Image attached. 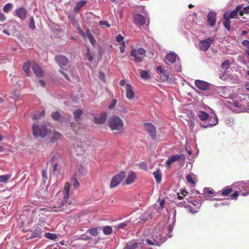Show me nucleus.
<instances>
[{
  "mask_svg": "<svg viewBox=\"0 0 249 249\" xmlns=\"http://www.w3.org/2000/svg\"><path fill=\"white\" fill-rule=\"evenodd\" d=\"M197 116L202 121L199 123L200 126L204 128L213 127L218 123V118L214 113L209 115L206 112L199 110L197 112Z\"/></svg>",
  "mask_w": 249,
  "mask_h": 249,
  "instance_id": "1",
  "label": "nucleus"
},
{
  "mask_svg": "<svg viewBox=\"0 0 249 249\" xmlns=\"http://www.w3.org/2000/svg\"><path fill=\"white\" fill-rule=\"evenodd\" d=\"M109 126L115 134H118L124 130L122 120L117 116L111 117L108 120Z\"/></svg>",
  "mask_w": 249,
  "mask_h": 249,
  "instance_id": "2",
  "label": "nucleus"
},
{
  "mask_svg": "<svg viewBox=\"0 0 249 249\" xmlns=\"http://www.w3.org/2000/svg\"><path fill=\"white\" fill-rule=\"evenodd\" d=\"M164 62L168 65L174 64V67H172V69H174L176 71L179 72L181 70L179 58L178 55L174 52H170L166 54L164 59Z\"/></svg>",
  "mask_w": 249,
  "mask_h": 249,
  "instance_id": "3",
  "label": "nucleus"
},
{
  "mask_svg": "<svg viewBox=\"0 0 249 249\" xmlns=\"http://www.w3.org/2000/svg\"><path fill=\"white\" fill-rule=\"evenodd\" d=\"M33 135L36 138H45L49 133V131L47 128V125L44 124L32 125Z\"/></svg>",
  "mask_w": 249,
  "mask_h": 249,
  "instance_id": "4",
  "label": "nucleus"
},
{
  "mask_svg": "<svg viewBox=\"0 0 249 249\" xmlns=\"http://www.w3.org/2000/svg\"><path fill=\"white\" fill-rule=\"evenodd\" d=\"M239 13L240 16H243L244 14L249 13V5L244 6V5H240L232 11L226 12L224 15V18H233L236 17L237 13Z\"/></svg>",
  "mask_w": 249,
  "mask_h": 249,
  "instance_id": "5",
  "label": "nucleus"
},
{
  "mask_svg": "<svg viewBox=\"0 0 249 249\" xmlns=\"http://www.w3.org/2000/svg\"><path fill=\"white\" fill-rule=\"evenodd\" d=\"M125 177V172L122 171L118 174L114 175L111 180L110 183V188H114L117 187L122 181L124 179Z\"/></svg>",
  "mask_w": 249,
  "mask_h": 249,
  "instance_id": "6",
  "label": "nucleus"
},
{
  "mask_svg": "<svg viewBox=\"0 0 249 249\" xmlns=\"http://www.w3.org/2000/svg\"><path fill=\"white\" fill-rule=\"evenodd\" d=\"M156 72L160 74V79L162 82H171V79L169 78L170 71L162 69L161 66H158L156 68Z\"/></svg>",
  "mask_w": 249,
  "mask_h": 249,
  "instance_id": "7",
  "label": "nucleus"
},
{
  "mask_svg": "<svg viewBox=\"0 0 249 249\" xmlns=\"http://www.w3.org/2000/svg\"><path fill=\"white\" fill-rule=\"evenodd\" d=\"M73 148L77 155L83 154L88 147V144L85 142L75 141L73 143Z\"/></svg>",
  "mask_w": 249,
  "mask_h": 249,
  "instance_id": "8",
  "label": "nucleus"
},
{
  "mask_svg": "<svg viewBox=\"0 0 249 249\" xmlns=\"http://www.w3.org/2000/svg\"><path fill=\"white\" fill-rule=\"evenodd\" d=\"M214 40V38L211 37L200 41L199 43L200 49L202 51H207Z\"/></svg>",
  "mask_w": 249,
  "mask_h": 249,
  "instance_id": "9",
  "label": "nucleus"
},
{
  "mask_svg": "<svg viewBox=\"0 0 249 249\" xmlns=\"http://www.w3.org/2000/svg\"><path fill=\"white\" fill-rule=\"evenodd\" d=\"M144 126L152 139L153 140H155L156 139L157 134L156 128L155 126L152 124L149 123H144Z\"/></svg>",
  "mask_w": 249,
  "mask_h": 249,
  "instance_id": "10",
  "label": "nucleus"
},
{
  "mask_svg": "<svg viewBox=\"0 0 249 249\" xmlns=\"http://www.w3.org/2000/svg\"><path fill=\"white\" fill-rule=\"evenodd\" d=\"M15 15L18 17L20 20H24L27 16L28 11L23 7H21L16 9Z\"/></svg>",
  "mask_w": 249,
  "mask_h": 249,
  "instance_id": "11",
  "label": "nucleus"
},
{
  "mask_svg": "<svg viewBox=\"0 0 249 249\" xmlns=\"http://www.w3.org/2000/svg\"><path fill=\"white\" fill-rule=\"evenodd\" d=\"M195 85L196 87L201 90H206L210 88V86L209 83L198 79L195 80Z\"/></svg>",
  "mask_w": 249,
  "mask_h": 249,
  "instance_id": "12",
  "label": "nucleus"
},
{
  "mask_svg": "<svg viewBox=\"0 0 249 249\" xmlns=\"http://www.w3.org/2000/svg\"><path fill=\"white\" fill-rule=\"evenodd\" d=\"M133 18L135 23L138 26H142L145 23L146 19L144 16L141 14H137L134 15Z\"/></svg>",
  "mask_w": 249,
  "mask_h": 249,
  "instance_id": "13",
  "label": "nucleus"
},
{
  "mask_svg": "<svg viewBox=\"0 0 249 249\" xmlns=\"http://www.w3.org/2000/svg\"><path fill=\"white\" fill-rule=\"evenodd\" d=\"M55 59L61 68H62L63 66H66L68 63V59L63 55H57L55 56Z\"/></svg>",
  "mask_w": 249,
  "mask_h": 249,
  "instance_id": "14",
  "label": "nucleus"
},
{
  "mask_svg": "<svg viewBox=\"0 0 249 249\" xmlns=\"http://www.w3.org/2000/svg\"><path fill=\"white\" fill-rule=\"evenodd\" d=\"M107 115L106 112H102L98 117H95L93 118V122L95 124H102L106 121Z\"/></svg>",
  "mask_w": 249,
  "mask_h": 249,
  "instance_id": "15",
  "label": "nucleus"
},
{
  "mask_svg": "<svg viewBox=\"0 0 249 249\" xmlns=\"http://www.w3.org/2000/svg\"><path fill=\"white\" fill-rule=\"evenodd\" d=\"M207 20L210 26H214L216 22V13L213 11L210 12L207 16Z\"/></svg>",
  "mask_w": 249,
  "mask_h": 249,
  "instance_id": "16",
  "label": "nucleus"
},
{
  "mask_svg": "<svg viewBox=\"0 0 249 249\" xmlns=\"http://www.w3.org/2000/svg\"><path fill=\"white\" fill-rule=\"evenodd\" d=\"M152 239L154 241H155L156 240L159 241V246L164 243L167 239L166 237L160 232L156 233L155 234L153 235L152 237Z\"/></svg>",
  "mask_w": 249,
  "mask_h": 249,
  "instance_id": "17",
  "label": "nucleus"
},
{
  "mask_svg": "<svg viewBox=\"0 0 249 249\" xmlns=\"http://www.w3.org/2000/svg\"><path fill=\"white\" fill-rule=\"evenodd\" d=\"M32 68L34 73L37 76L41 77L43 75L44 72L43 71V70L39 66H38L36 64H33L32 67Z\"/></svg>",
  "mask_w": 249,
  "mask_h": 249,
  "instance_id": "18",
  "label": "nucleus"
},
{
  "mask_svg": "<svg viewBox=\"0 0 249 249\" xmlns=\"http://www.w3.org/2000/svg\"><path fill=\"white\" fill-rule=\"evenodd\" d=\"M70 193V184L67 183L65 186V194L63 197V199L61 203V206L64 205L65 203L67 201V200L69 198Z\"/></svg>",
  "mask_w": 249,
  "mask_h": 249,
  "instance_id": "19",
  "label": "nucleus"
},
{
  "mask_svg": "<svg viewBox=\"0 0 249 249\" xmlns=\"http://www.w3.org/2000/svg\"><path fill=\"white\" fill-rule=\"evenodd\" d=\"M126 88V96L128 99H132L134 96L132 87L130 84H126L125 85Z\"/></svg>",
  "mask_w": 249,
  "mask_h": 249,
  "instance_id": "20",
  "label": "nucleus"
},
{
  "mask_svg": "<svg viewBox=\"0 0 249 249\" xmlns=\"http://www.w3.org/2000/svg\"><path fill=\"white\" fill-rule=\"evenodd\" d=\"M183 156V155H172L169 157L168 160L166 161V164L167 165L169 166L170 164H171L173 162H175L176 161H177L179 160L181 157Z\"/></svg>",
  "mask_w": 249,
  "mask_h": 249,
  "instance_id": "21",
  "label": "nucleus"
},
{
  "mask_svg": "<svg viewBox=\"0 0 249 249\" xmlns=\"http://www.w3.org/2000/svg\"><path fill=\"white\" fill-rule=\"evenodd\" d=\"M138 246V243L136 240H132L127 242L124 249H136Z\"/></svg>",
  "mask_w": 249,
  "mask_h": 249,
  "instance_id": "22",
  "label": "nucleus"
},
{
  "mask_svg": "<svg viewBox=\"0 0 249 249\" xmlns=\"http://www.w3.org/2000/svg\"><path fill=\"white\" fill-rule=\"evenodd\" d=\"M136 176L134 171H131L125 179V183L127 185L132 183L135 180Z\"/></svg>",
  "mask_w": 249,
  "mask_h": 249,
  "instance_id": "23",
  "label": "nucleus"
},
{
  "mask_svg": "<svg viewBox=\"0 0 249 249\" xmlns=\"http://www.w3.org/2000/svg\"><path fill=\"white\" fill-rule=\"evenodd\" d=\"M87 173V169L82 165L79 166L78 168L77 171L75 173L74 176L76 178H79L82 176H85Z\"/></svg>",
  "mask_w": 249,
  "mask_h": 249,
  "instance_id": "24",
  "label": "nucleus"
},
{
  "mask_svg": "<svg viewBox=\"0 0 249 249\" xmlns=\"http://www.w3.org/2000/svg\"><path fill=\"white\" fill-rule=\"evenodd\" d=\"M48 162H50L51 163L53 168V172L57 171L58 163L57 161V158L56 157L53 156Z\"/></svg>",
  "mask_w": 249,
  "mask_h": 249,
  "instance_id": "25",
  "label": "nucleus"
},
{
  "mask_svg": "<svg viewBox=\"0 0 249 249\" xmlns=\"http://www.w3.org/2000/svg\"><path fill=\"white\" fill-rule=\"evenodd\" d=\"M130 56L134 58V60L136 62H141L142 60V57L139 56V54L136 51L135 49H133L130 52Z\"/></svg>",
  "mask_w": 249,
  "mask_h": 249,
  "instance_id": "26",
  "label": "nucleus"
},
{
  "mask_svg": "<svg viewBox=\"0 0 249 249\" xmlns=\"http://www.w3.org/2000/svg\"><path fill=\"white\" fill-rule=\"evenodd\" d=\"M32 234L31 235V238H36L40 237V234L41 233V229L40 227L35 228L32 231Z\"/></svg>",
  "mask_w": 249,
  "mask_h": 249,
  "instance_id": "27",
  "label": "nucleus"
},
{
  "mask_svg": "<svg viewBox=\"0 0 249 249\" xmlns=\"http://www.w3.org/2000/svg\"><path fill=\"white\" fill-rule=\"evenodd\" d=\"M153 175L157 183H160L161 181V174L159 169H157L153 173Z\"/></svg>",
  "mask_w": 249,
  "mask_h": 249,
  "instance_id": "28",
  "label": "nucleus"
},
{
  "mask_svg": "<svg viewBox=\"0 0 249 249\" xmlns=\"http://www.w3.org/2000/svg\"><path fill=\"white\" fill-rule=\"evenodd\" d=\"M45 114V110H42L41 112L38 111H35L33 114V119L38 120L41 117L43 116Z\"/></svg>",
  "mask_w": 249,
  "mask_h": 249,
  "instance_id": "29",
  "label": "nucleus"
},
{
  "mask_svg": "<svg viewBox=\"0 0 249 249\" xmlns=\"http://www.w3.org/2000/svg\"><path fill=\"white\" fill-rule=\"evenodd\" d=\"M86 4V1L85 0H81L76 2V5L73 8L74 12H78Z\"/></svg>",
  "mask_w": 249,
  "mask_h": 249,
  "instance_id": "30",
  "label": "nucleus"
},
{
  "mask_svg": "<svg viewBox=\"0 0 249 249\" xmlns=\"http://www.w3.org/2000/svg\"><path fill=\"white\" fill-rule=\"evenodd\" d=\"M30 67V62H29V61H27V62H25L22 66V69L27 75H29Z\"/></svg>",
  "mask_w": 249,
  "mask_h": 249,
  "instance_id": "31",
  "label": "nucleus"
},
{
  "mask_svg": "<svg viewBox=\"0 0 249 249\" xmlns=\"http://www.w3.org/2000/svg\"><path fill=\"white\" fill-rule=\"evenodd\" d=\"M61 135L60 133L57 132H53V137L51 139V142H54L57 140L60 139Z\"/></svg>",
  "mask_w": 249,
  "mask_h": 249,
  "instance_id": "32",
  "label": "nucleus"
},
{
  "mask_svg": "<svg viewBox=\"0 0 249 249\" xmlns=\"http://www.w3.org/2000/svg\"><path fill=\"white\" fill-rule=\"evenodd\" d=\"M140 76L145 80L149 79L151 77L150 75L148 73L147 71L145 70H142L141 71Z\"/></svg>",
  "mask_w": 249,
  "mask_h": 249,
  "instance_id": "33",
  "label": "nucleus"
},
{
  "mask_svg": "<svg viewBox=\"0 0 249 249\" xmlns=\"http://www.w3.org/2000/svg\"><path fill=\"white\" fill-rule=\"evenodd\" d=\"M82 114H83L82 110H81L80 109H78L76 110L73 112V115H74V117L75 119L77 121H78L80 119V116L82 115Z\"/></svg>",
  "mask_w": 249,
  "mask_h": 249,
  "instance_id": "34",
  "label": "nucleus"
},
{
  "mask_svg": "<svg viewBox=\"0 0 249 249\" xmlns=\"http://www.w3.org/2000/svg\"><path fill=\"white\" fill-rule=\"evenodd\" d=\"M153 218V214L152 213H145L142 214L141 216V220L143 221H147L149 219H152Z\"/></svg>",
  "mask_w": 249,
  "mask_h": 249,
  "instance_id": "35",
  "label": "nucleus"
},
{
  "mask_svg": "<svg viewBox=\"0 0 249 249\" xmlns=\"http://www.w3.org/2000/svg\"><path fill=\"white\" fill-rule=\"evenodd\" d=\"M103 232L106 235H109L112 232V229L109 226H106L103 228Z\"/></svg>",
  "mask_w": 249,
  "mask_h": 249,
  "instance_id": "36",
  "label": "nucleus"
},
{
  "mask_svg": "<svg viewBox=\"0 0 249 249\" xmlns=\"http://www.w3.org/2000/svg\"><path fill=\"white\" fill-rule=\"evenodd\" d=\"M86 36L88 37V38H89L91 44H92V45H94V44L95 43V39L89 29H88L86 31Z\"/></svg>",
  "mask_w": 249,
  "mask_h": 249,
  "instance_id": "37",
  "label": "nucleus"
},
{
  "mask_svg": "<svg viewBox=\"0 0 249 249\" xmlns=\"http://www.w3.org/2000/svg\"><path fill=\"white\" fill-rule=\"evenodd\" d=\"M145 241L146 243V244L148 245H150V246L154 245V246H159V243H160L159 241H158L156 240H155V241H154L153 240H151L150 239L147 238L145 239Z\"/></svg>",
  "mask_w": 249,
  "mask_h": 249,
  "instance_id": "38",
  "label": "nucleus"
},
{
  "mask_svg": "<svg viewBox=\"0 0 249 249\" xmlns=\"http://www.w3.org/2000/svg\"><path fill=\"white\" fill-rule=\"evenodd\" d=\"M196 203L197 204V207H196L195 208L191 207L189 209L190 212L192 213H197L199 211L200 207H201V203L200 202H196Z\"/></svg>",
  "mask_w": 249,
  "mask_h": 249,
  "instance_id": "39",
  "label": "nucleus"
},
{
  "mask_svg": "<svg viewBox=\"0 0 249 249\" xmlns=\"http://www.w3.org/2000/svg\"><path fill=\"white\" fill-rule=\"evenodd\" d=\"M231 63L229 60H225L221 65V68L223 70H227L229 68Z\"/></svg>",
  "mask_w": 249,
  "mask_h": 249,
  "instance_id": "40",
  "label": "nucleus"
},
{
  "mask_svg": "<svg viewBox=\"0 0 249 249\" xmlns=\"http://www.w3.org/2000/svg\"><path fill=\"white\" fill-rule=\"evenodd\" d=\"M13 7V5L11 3H8L6 4L3 8V10L5 13H8Z\"/></svg>",
  "mask_w": 249,
  "mask_h": 249,
  "instance_id": "41",
  "label": "nucleus"
},
{
  "mask_svg": "<svg viewBox=\"0 0 249 249\" xmlns=\"http://www.w3.org/2000/svg\"><path fill=\"white\" fill-rule=\"evenodd\" d=\"M45 237L49 239L55 240L57 238V235L56 234L50 232H46L45 233Z\"/></svg>",
  "mask_w": 249,
  "mask_h": 249,
  "instance_id": "42",
  "label": "nucleus"
},
{
  "mask_svg": "<svg viewBox=\"0 0 249 249\" xmlns=\"http://www.w3.org/2000/svg\"><path fill=\"white\" fill-rule=\"evenodd\" d=\"M11 177V176L9 174L0 176V183L6 182Z\"/></svg>",
  "mask_w": 249,
  "mask_h": 249,
  "instance_id": "43",
  "label": "nucleus"
},
{
  "mask_svg": "<svg viewBox=\"0 0 249 249\" xmlns=\"http://www.w3.org/2000/svg\"><path fill=\"white\" fill-rule=\"evenodd\" d=\"M224 19L223 25L226 29L230 31L231 29L230 19L229 18H224Z\"/></svg>",
  "mask_w": 249,
  "mask_h": 249,
  "instance_id": "44",
  "label": "nucleus"
},
{
  "mask_svg": "<svg viewBox=\"0 0 249 249\" xmlns=\"http://www.w3.org/2000/svg\"><path fill=\"white\" fill-rule=\"evenodd\" d=\"M52 118L56 121H59L61 119V115L58 112H53L51 114Z\"/></svg>",
  "mask_w": 249,
  "mask_h": 249,
  "instance_id": "45",
  "label": "nucleus"
},
{
  "mask_svg": "<svg viewBox=\"0 0 249 249\" xmlns=\"http://www.w3.org/2000/svg\"><path fill=\"white\" fill-rule=\"evenodd\" d=\"M100 228H94L90 229L89 230V232L92 236H96L98 234V229Z\"/></svg>",
  "mask_w": 249,
  "mask_h": 249,
  "instance_id": "46",
  "label": "nucleus"
},
{
  "mask_svg": "<svg viewBox=\"0 0 249 249\" xmlns=\"http://www.w3.org/2000/svg\"><path fill=\"white\" fill-rule=\"evenodd\" d=\"M139 167L140 169L147 171L148 169V164L145 161H142L139 163Z\"/></svg>",
  "mask_w": 249,
  "mask_h": 249,
  "instance_id": "47",
  "label": "nucleus"
},
{
  "mask_svg": "<svg viewBox=\"0 0 249 249\" xmlns=\"http://www.w3.org/2000/svg\"><path fill=\"white\" fill-rule=\"evenodd\" d=\"M29 28L32 30H34L36 28L35 23L34 19L33 17H31L29 19Z\"/></svg>",
  "mask_w": 249,
  "mask_h": 249,
  "instance_id": "48",
  "label": "nucleus"
},
{
  "mask_svg": "<svg viewBox=\"0 0 249 249\" xmlns=\"http://www.w3.org/2000/svg\"><path fill=\"white\" fill-rule=\"evenodd\" d=\"M242 44L246 48L248 49V50H246L245 53L248 55L249 57V40H244L242 42Z\"/></svg>",
  "mask_w": 249,
  "mask_h": 249,
  "instance_id": "49",
  "label": "nucleus"
},
{
  "mask_svg": "<svg viewBox=\"0 0 249 249\" xmlns=\"http://www.w3.org/2000/svg\"><path fill=\"white\" fill-rule=\"evenodd\" d=\"M76 178V177L74 176L72 177V180H73V186L75 189H77L79 186V181Z\"/></svg>",
  "mask_w": 249,
  "mask_h": 249,
  "instance_id": "50",
  "label": "nucleus"
},
{
  "mask_svg": "<svg viewBox=\"0 0 249 249\" xmlns=\"http://www.w3.org/2000/svg\"><path fill=\"white\" fill-rule=\"evenodd\" d=\"M232 190V189L231 188H224L222 191L221 194L223 196H228L231 192Z\"/></svg>",
  "mask_w": 249,
  "mask_h": 249,
  "instance_id": "51",
  "label": "nucleus"
},
{
  "mask_svg": "<svg viewBox=\"0 0 249 249\" xmlns=\"http://www.w3.org/2000/svg\"><path fill=\"white\" fill-rule=\"evenodd\" d=\"M176 211H174V216H173V224H171L168 227V231H169V233H170L173 230V228H174V223L175 222V216H176Z\"/></svg>",
  "mask_w": 249,
  "mask_h": 249,
  "instance_id": "52",
  "label": "nucleus"
},
{
  "mask_svg": "<svg viewBox=\"0 0 249 249\" xmlns=\"http://www.w3.org/2000/svg\"><path fill=\"white\" fill-rule=\"evenodd\" d=\"M238 60H239L242 64H246V61L245 60V57L244 54L239 55L238 56Z\"/></svg>",
  "mask_w": 249,
  "mask_h": 249,
  "instance_id": "53",
  "label": "nucleus"
},
{
  "mask_svg": "<svg viewBox=\"0 0 249 249\" xmlns=\"http://www.w3.org/2000/svg\"><path fill=\"white\" fill-rule=\"evenodd\" d=\"M136 51L140 55H143L146 53V51L142 47L139 48L138 49H136Z\"/></svg>",
  "mask_w": 249,
  "mask_h": 249,
  "instance_id": "54",
  "label": "nucleus"
},
{
  "mask_svg": "<svg viewBox=\"0 0 249 249\" xmlns=\"http://www.w3.org/2000/svg\"><path fill=\"white\" fill-rule=\"evenodd\" d=\"M86 55H87V59L88 60V61H89V62L92 61L93 57V56L90 53L89 49H88V52H87Z\"/></svg>",
  "mask_w": 249,
  "mask_h": 249,
  "instance_id": "55",
  "label": "nucleus"
},
{
  "mask_svg": "<svg viewBox=\"0 0 249 249\" xmlns=\"http://www.w3.org/2000/svg\"><path fill=\"white\" fill-rule=\"evenodd\" d=\"M188 125L190 127V129L193 130L195 126V122L192 120H189L188 121Z\"/></svg>",
  "mask_w": 249,
  "mask_h": 249,
  "instance_id": "56",
  "label": "nucleus"
},
{
  "mask_svg": "<svg viewBox=\"0 0 249 249\" xmlns=\"http://www.w3.org/2000/svg\"><path fill=\"white\" fill-rule=\"evenodd\" d=\"M128 222H124L121 223H120L117 226V228L119 229H123L124 227H125L127 225Z\"/></svg>",
  "mask_w": 249,
  "mask_h": 249,
  "instance_id": "57",
  "label": "nucleus"
},
{
  "mask_svg": "<svg viewBox=\"0 0 249 249\" xmlns=\"http://www.w3.org/2000/svg\"><path fill=\"white\" fill-rule=\"evenodd\" d=\"M116 103L117 100L116 99H113L111 104L108 106V108L110 109L113 108Z\"/></svg>",
  "mask_w": 249,
  "mask_h": 249,
  "instance_id": "58",
  "label": "nucleus"
},
{
  "mask_svg": "<svg viewBox=\"0 0 249 249\" xmlns=\"http://www.w3.org/2000/svg\"><path fill=\"white\" fill-rule=\"evenodd\" d=\"M59 72L60 73H61L63 76H64V77L66 78V79H67V80L68 81H70V78L68 75V74L65 72L64 71H63L62 70H59Z\"/></svg>",
  "mask_w": 249,
  "mask_h": 249,
  "instance_id": "59",
  "label": "nucleus"
},
{
  "mask_svg": "<svg viewBox=\"0 0 249 249\" xmlns=\"http://www.w3.org/2000/svg\"><path fill=\"white\" fill-rule=\"evenodd\" d=\"M42 177L44 180H46L47 178V172L46 170H43L41 172Z\"/></svg>",
  "mask_w": 249,
  "mask_h": 249,
  "instance_id": "60",
  "label": "nucleus"
},
{
  "mask_svg": "<svg viewBox=\"0 0 249 249\" xmlns=\"http://www.w3.org/2000/svg\"><path fill=\"white\" fill-rule=\"evenodd\" d=\"M124 38V37L122 35L119 34L118 36H117L116 37V40L118 42H121L123 40Z\"/></svg>",
  "mask_w": 249,
  "mask_h": 249,
  "instance_id": "61",
  "label": "nucleus"
},
{
  "mask_svg": "<svg viewBox=\"0 0 249 249\" xmlns=\"http://www.w3.org/2000/svg\"><path fill=\"white\" fill-rule=\"evenodd\" d=\"M186 178V180H187V181H188L190 183H195V182L194 181L191 175H187Z\"/></svg>",
  "mask_w": 249,
  "mask_h": 249,
  "instance_id": "62",
  "label": "nucleus"
},
{
  "mask_svg": "<svg viewBox=\"0 0 249 249\" xmlns=\"http://www.w3.org/2000/svg\"><path fill=\"white\" fill-rule=\"evenodd\" d=\"M238 196V192L236 191L234 192L231 195L230 197L231 199H236Z\"/></svg>",
  "mask_w": 249,
  "mask_h": 249,
  "instance_id": "63",
  "label": "nucleus"
},
{
  "mask_svg": "<svg viewBox=\"0 0 249 249\" xmlns=\"http://www.w3.org/2000/svg\"><path fill=\"white\" fill-rule=\"evenodd\" d=\"M125 43L124 42H123L121 44V46L120 47V52L121 53H123L125 50Z\"/></svg>",
  "mask_w": 249,
  "mask_h": 249,
  "instance_id": "64",
  "label": "nucleus"
}]
</instances>
